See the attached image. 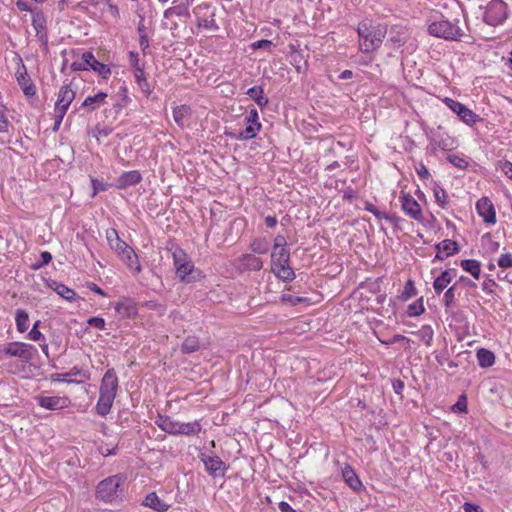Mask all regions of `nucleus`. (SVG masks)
I'll return each mask as SVG.
<instances>
[{"label": "nucleus", "mask_w": 512, "mask_h": 512, "mask_svg": "<svg viewBox=\"0 0 512 512\" xmlns=\"http://www.w3.org/2000/svg\"><path fill=\"white\" fill-rule=\"evenodd\" d=\"M118 389V377L114 368L108 369L100 384L99 399L95 406L96 413L100 416H106L113 405Z\"/></svg>", "instance_id": "1"}, {"label": "nucleus", "mask_w": 512, "mask_h": 512, "mask_svg": "<svg viewBox=\"0 0 512 512\" xmlns=\"http://www.w3.org/2000/svg\"><path fill=\"white\" fill-rule=\"evenodd\" d=\"M271 271L284 282H291L295 278L293 268L290 266V251L288 248L272 250Z\"/></svg>", "instance_id": "2"}, {"label": "nucleus", "mask_w": 512, "mask_h": 512, "mask_svg": "<svg viewBox=\"0 0 512 512\" xmlns=\"http://www.w3.org/2000/svg\"><path fill=\"white\" fill-rule=\"evenodd\" d=\"M428 32L434 37L443 38L449 41H459L464 35L463 30L458 25V21L454 23L444 19L443 17L440 20L429 24Z\"/></svg>", "instance_id": "3"}, {"label": "nucleus", "mask_w": 512, "mask_h": 512, "mask_svg": "<svg viewBox=\"0 0 512 512\" xmlns=\"http://www.w3.org/2000/svg\"><path fill=\"white\" fill-rule=\"evenodd\" d=\"M121 477L114 475L102 480L96 488V497L105 502H112L121 497Z\"/></svg>", "instance_id": "4"}, {"label": "nucleus", "mask_w": 512, "mask_h": 512, "mask_svg": "<svg viewBox=\"0 0 512 512\" xmlns=\"http://www.w3.org/2000/svg\"><path fill=\"white\" fill-rule=\"evenodd\" d=\"M507 17V4L502 0H492L485 8L483 21L490 26H498L502 24Z\"/></svg>", "instance_id": "5"}, {"label": "nucleus", "mask_w": 512, "mask_h": 512, "mask_svg": "<svg viewBox=\"0 0 512 512\" xmlns=\"http://www.w3.org/2000/svg\"><path fill=\"white\" fill-rule=\"evenodd\" d=\"M445 103L464 123L469 126H473L476 122L482 121V118L479 115L458 101L451 98H445Z\"/></svg>", "instance_id": "6"}, {"label": "nucleus", "mask_w": 512, "mask_h": 512, "mask_svg": "<svg viewBox=\"0 0 512 512\" xmlns=\"http://www.w3.org/2000/svg\"><path fill=\"white\" fill-rule=\"evenodd\" d=\"M6 356L19 357L26 362L33 359V354L36 349L33 345L23 342H11L2 349Z\"/></svg>", "instance_id": "7"}, {"label": "nucleus", "mask_w": 512, "mask_h": 512, "mask_svg": "<svg viewBox=\"0 0 512 512\" xmlns=\"http://www.w3.org/2000/svg\"><path fill=\"white\" fill-rule=\"evenodd\" d=\"M200 460L203 462L206 471L212 477H224L228 466L223 462L217 455H207L205 453H200Z\"/></svg>", "instance_id": "8"}, {"label": "nucleus", "mask_w": 512, "mask_h": 512, "mask_svg": "<svg viewBox=\"0 0 512 512\" xmlns=\"http://www.w3.org/2000/svg\"><path fill=\"white\" fill-rule=\"evenodd\" d=\"M400 200L402 210L406 215L418 222H423L422 209L410 194L401 192Z\"/></svg>", "instance_id": "9"}, {"label": "nucleus", "mask_w": 512, "mask_h": 512, "mask_svg": "<svg viewBox=\"0 0 512 512\" xmlns=\"http://www.w3.org/2000/svg\"><path fill=\"white\" fill-rule=\"evenodd\" d=\"M176 276L184 283L196 282L204 277L202 271L196 268L191 260L186 262V265L180 266V269L176 271Z\"/></svg>", "instance_id": "10"}, {"label": "nucleus", "mask_w": 512, "mask_h": 512, "mask_svg": "<svg viewBox=\"0 0 512 512\" xmlns=\"http://www.w3.org/2000/svg\"><path fill=\"white\" fill-rule=\"evenodd\" d=\"M36 399L39 406L48 410H61L71 404L70 399L65 396H38Z\"/></svg>", "instance_id": "11"}, {"label": "nucleus", "mask_w": 512, "mask_h": 512, "mask_svg": "<svg viewBox=\"0 0 512 512\" xmlns=\"http://www.w3.org/2000/svg\"><path fill=\"white\" fill-rule=\"evenodd\" d=\"M476 210L487 224L496 223V211L493 203L487 197L479 199L476 203Z\"/></svg>", "instance_id": "12"}, {"label": "nucleus", "mask_w": 512, "mask_h": 512, "mask_svg": "<svg viewBox=\"0 0 512 512\" xmlns=\"http://www.w3.org/2000/svg\"><path fill=\"white\" fill-rule=\"evenodd\" d=\"M236 267L240 271H259L263 267V261L254 254H243L236 260Z\"/></svg>", "instance_id": "13"}, {"label": "nucleus", "mask_w": 512, "mask_h": 512, "mask_svg": "<svg viewBox=\"0 0 512 512\" xmlns=\"http://www.w3.org/2000/svg\"><path fill=\"white\" fill-rule=\"evenodd\" d=\"M142 180V176L139 171L131 170L122 173L116 180V188L120 190L127 189L130 186L137 185Z\"/></svg>", "instance_id": "14"}, {"label": "nucleus", "mask_w": 512, "mask_h": 512, "mask_svg": "<svg viewBox=\"0 0 512 512\" xmlns=\"http://www.w3.org/2000/svg\"><path fill=\"white\" fill-rule=\"evenodd\" d=\"M84 61L87 64V70L92 69L93 71L97 72L99 75H101L103 78H106L110 73L111 70L108 65L99 62L92 52L86 51L84 52Z\"/></svg>", "instance_id": "15"}, {"label": "nucleus", "mask_w": 512, "mask_h": 512, "mask_svg": "<svg viewBox=\"0 0 512 512\" xmlns=\"http://www.w3.org/2000/svg\"><path fill=\"white\" fill-rule=\"evenodd\" d=\"M456 269H447L444 270L433 282V288L436 294H440L444 291L445 288L451 283L454 276H456Z\"/></svg>", "instance_id": "16"}, {"label": "nucleus", "mask_w": 512, "mask_h": 512, "mask_svg": "<svg viewBox=\"0 0 512 512\" xmlns=\"http://www.w3.org/2000/svg\"><path fill=\"white\" fill-rule=\"evenodd\" d=\"M118 256L134 273H139L141 271L138 256L132 247L129 246L127 249L122 251Z\"/></svg>", "instance_id": "17"}, {"label": "nucleus", "mask_w": 512, "mask_h": 512, "mask_svg": "<svg viewBox=\"0 0 512 512\" xmlns=\"http://www.w3.org/2000/svg\"><path fill=\"white\" fill-rule=\"evenodd\" d=\"M142 505L149 507L157 512H166L170 508V504L166 503L158 497L155 492L146 495Z\"/></svg>", "instance_id": "18"}, {"label": "nucleus", "mask_w": 512, "mask_h": 512, "mask_svg": "<svg viewBox=\"0 0 512 512\" xmlns=\"http://www.w3.org/2000/svg\"><path fill=\"white\" fill-rule=\"evenodd\" d=\"M23 69V72H18L16 75L17 82L26 96H35L37 91L36 86L31 81L25 66H23Z\"/></svg>", "instance_id": "19"}, {"label": "nucleus", "mask_w": 512, "mask_h": 512, "mask_svg": "<svg viewBox=\"0 0 512 512\" xmlns=\"http://www.w3.org/2000/svg\"><path fill=\"white\" fill-rule=\"evenodd\" d=\"M75 91H73L71 88H70V85L67 84V85H63L60 90H59V93H58V98H57V101H56V104H55V107H64L65 108V111L67 112L70 104L72 103V101L75 99Z\"/></svg>", "instance_id": "20"}, {"label": "nucleus", "mask_w": 512, "mask_h": 512, "mask_svg": "<svg viewBox=\"0 0 512 512\" xmlns=\"http://www.w3.org/2000/svg\"><path fill=\"white\" fill-rule=\"evenodd\" d=\"M156 425L164 432L170 435H177L179 421L173 420L170 416L158 415L155 420Z\"/></svg>", "instance_id": "21"}, {"label": "nucleus", "mask_w": 512, "mask_h": 512, "mask_svg": "<svg viewBox=\"0 0 512 512\" xmlns=\"http://www.w3.org/2000/svg\"><path fill=\"white\" fill-rule=\"evenodd\" d=\"M48 286L52 290H54L60 297H62L63 299H65L69 302H73L78 298L77 294L75 293L74 290L67 287L66 285H64L61 282L51 280V282L48 283Z\"/></svg>", "instance_id": "22"}, {"label": "nucleus", "mask_w": 512, "mask_h": 512, "mask_svg": "<svg viewBox=\"0 0 512 512\" xmlns=\"http://www.w3.org/2000/svg\"><path fill=\"white\" fill-rule=\"evenodd\" d=\"M374 27L366 21H362L358 24L357 33L359 35V47L363 52L365 44L369 43L373 35Z\"/></svg>", "instance_id": "23"}, {"label": "nucleus", "mask_w": 512, "mask_h": 512, "mask_svg": "<svg viewBox=\"0 0 512 512\" xmlns=\"http://www.w3.org/2000/svg\"><path fill=\"white\" fill-rule=\"evenodd\" d=\"M342 476L345 482L355 491H358L362 487V482L360 481L358 475L355 473L354 469L350 465H346L342 469Z\"/></svg>", "instance_id": "24"}, {"label": "nucleus", "mask_w": 512, "mask_h": 512, "mask_svg": "<svg viewBox=\"0 0 512 512\" xmlns=\"http://www.w3.org/2000/svg\"><path fill=\"white\" fill-rule=\"evenodd\" d=\"M107 98V93L105 92H98L94 96H88L81 104L80 108L87 109L88 112H92L97 109V107L105 102V99Z\"/></svg>", "instance_id": "25"}, {"label": "nucleus", "mask_w": 512, "mask_h": 512, "mask_svg": "<svg viewBox=\"0 0 512 512\" xmlns=\"http://www.w3.org/2000/svg\"><path fill=\"white\" fill-rule=\"evenodd\" d=\"M384 37H385V32L382 31L378 27H374L372 38H371V40H369L368 44L364 45L363 52L371 53V52L375 51L376 49H378L381 46Z\"/></svg>", "instance_id": "26"}, {"label": "nucleus", "mask_w": 512, "mask_h": 512, "mask_svg": "<svg viewBox=\"0 0 512 512\" xmlns=\"http://www.w3.org/2000/svg\"><path fill=\"white\" fill-rule=\"evenodd\" d=\"M261 129L260 123L246 124L245 129L241 130L237 135L228 134L231 137H235L237 140H250L257 136V133Z\"/></svg>", "instance_id": "27"}, {"label": "nucleus", "mask_w": 512, "mask_h": 512, "mask_svg": "<svg viewBox=\"0 0 512 512\" xmlns=\"http://www.w3.org/2000/svg\"><path fill=\"white\" fill-rule=\"evenodd\" d=\"M435 249L442 252L443 255L447 258L454 254H457L460 250L458 243L451 239H445L442 242L435 244Z\"/></svg>", "instance_id": "28"}, {"label": "nucleus", "mask_w": 512, "mask_h": 512, "mask_svg": "<svg viewBox=\"0 0 512 512\" xmlns=\"http://www.w3.org/2000/svg\"><path fill=\"white\" fill-rule=\"evenodd\" d=\"M191 115V108L187 105L176 106L173 109V119L175 123L180 127L186 126L185 120Z\"/></svg>", "instance_id": "29"}, {"label": "nucleus", "mask_w": 512, "mask_h": 512, "mask_svg": "<svg viewBox=\"0 0 512 512\" xmlns=\"http://www.w3.org/2000/svg\"><path fill=\"white\" fill-rule=\"evenodd\" d=\"M247 95L256 102V104L262 109L268 105V98L264 96V90L262 86H254L248 89Z\"/></svg>", "instance_id": "30"}, {"label": "nucleus", "mask_w": 512, "mask_h": 512, "mask_svg": "<svg viewBox=\"0 0 512 512\" xmlns=\"http://www.w3.org/2000/svg\"><path fill=\"white\" fill-rule=\"evenodd\" d=\"M201 431V424L198 421L189 423H179L177 435L193 436L199 434Z\"/></svg>", "instance_id": "31"}, {"label": "nucleus", "mask_w": 512, "mask_h": 512, "mask_svg": "<svg viewBox=\"0 0 512 512\" xmlns=\"http://www.w3.org/2000/svg\"><path fill=\"white\" fill-rule=\"evenodd\" d=\"M460 266L475 279H479L481 274V264L479 261L475 259H464L461 261Z\"/></svg>", "instance_id": "32"}, {"label": "nucleus", "mask_w": 512, "mask_h": 512, "mask_svg": "<svg viewBox=\"0 0 512 512\" xmlns=\"http://www.w3.org/2000/svg\"><path fill=\"white\" fill-rule=\"evenodd\" d=\"M478 363L483 368L491 367L495 362V355L492 351L480 348L477 351Z\"/></svg>", "instance_id": "33"}, {"label": "nucleus", "mask_w": 512, "mask_h": 512, "mask_svg": "<svg viewBox=\"0 0 512 512\" xmlns=\"http://www.w3.org/2000/svg\"><path fill=\"white\" fill-rule=\"evenodd\" d=\"M249 248L253 253L266 254L269 251L270 243L265 237H258L252 240Z\"/></svg>", "instance_id": "34"}, {"label": "nucleus", "mask_w": 512, "mask_h": 512, "mask_svg": "<svg viewBox=\"0 0 512 512\" xmlns=\"http://www.w3.org/2000/svg\"><path fill=\"white\" fill-rule=\"evenodd\" d=\"M406 43L405 32L400 29L396 30L394 28L390 31V36L387 40V44H390L392 48H399Z\"/></svg>", "instance_id": "35"}, {"label": "nucleus", "mask_w": 512, "mask_h": 512, "mask_svg": "<svg viewBox=\"0 0 512 512\" xmlns=\"http://www.w3.org/2000/svg\"><path fill=\"white\" fill-rule=\"evenodd\" d=\"M134 76L136 83L138 84L139 88L144 92L145 94L149 95L151 93L150 84L148 83L145 72L142 67H137V69L134 70Z\"/></svg>", "instance_id": "36"}, {"label": "nucleus", "mask_w": 512, "mask_h": 512, "mask_svg": "<svg viewBox=\"0 0 512 512\" xmlns=\"http://www.w3.org/2000/svg\"><path fill=\"white\" fill-rule=\"evenodd\" d=\"M17 330L24 333L28 329L29 315L24 309H17L15 313Z\"/></svg>", "instance_id": "37"}, {"label": "nucleus", "mask_w": 512, "mask_h": 512, "mask_svg": "<svg viewBox=\"0 0 512 512\" xmlns=\"http://www.w3.org/2000/svg\"><path fill=\"white\" fill-rule=\"evenodd\" d=\"M200 347L199 340L195 336H188L181 345V351L184 354L196 352Z\"/></svg>", "instance_id": "38"}, {"label": "nucleus", "mask_w": 512, "mask_h": 512, "mask_svg": "<svg viewBox=\"0 0 512 512\" xmlns=\"http://www.w3.org/2000/svg\"><path fill=\"white\" fill-rule=\"evenodd\" d=\"M172 257H173V263H174V267H175L176 271L178 269H180L181 265L184 266V265H186V262L190 261L188 255L185 253V251L179 247L175 248V250L172 253Z\"/></svg>", "instance_id": "39"}, {"label": "nucleus", "mask_w": 512, "mask_h": 512, "mask_svg": "<svg viewBox=\"0 0 512 512\" xmlns=\"http://www.w3.org/2000/svg\"><path fill=\"white\" fill-rule=\"evenodd\" d=\"M32 26L35 30L47 28L46 16L38 8H36V11H32Z\"/></svg>", "instance_id": "40"}, {"label": "nucleus", "mask_w": 512, "mask_h": 512, "mask_svg": "<svg viewBox=\"0 0 512 512\" xmlns=\"http://www.w3.org/2000/svg\"><path fill=\"white\" fill-rule=\"evenodd\" d=\"M365 210L371 212L376 218L378 219H386L390 222H393L394 220H397L398 218L395 217V216H390L388 214H386L385 212H381L380 210L377 209L376 206H374L372 203L370 202H366L365 203Z\"/></svg>", "instance_id": "41"}, {"label": "nucleus", "mask_w": 512, "mask_h": 512, "mask_svg": "<svg viewBox=\"0 0 512 512\" xmlns=\"http://www.w3.org/2000/svg\"><path fill=\"white\" fill-rule=\"evenodd\" d=\"M416 334L426 344V346L431 345L434 332L430 325L422 326L421 329Z\"/></svg>", "instance_id": "42"}, {"label": "nucleus", "mask_w": 512, "mask_h": 512, "mask_svg": "<svg viewBox=\"0 0 512 512\" xmlns=\"http://www.w3.org/2000/svg\"><path fill=\"white\" fill-rule=\"evenodd\" d=\"M115 310L119 314H122L123 316H126V317H132L137 314V308L135 307V305L130 304V303H128V304L127 303H118L115 306Z\"/></svg>", "instance_id": "43"}, {"label": "nucleus", "mask_w": 512, "mask_h": 512, "mask_svg": "<svg viewBox=\"0 0 512 512\" xmlns=\"http://www.w3.org/2000/svg\"><path fill=\"white\" fill-rule=\"evenodd\" d=\"M457 290V283L449 287L443 296V303L446 308H452L455 306V293Z\"/></svg>", "instance_id": "44"}, {"label": "nucleus", "mask_w": 512, "mask_h": 512, "mask_svg": "<svg viewBox=\"0 0 512 512\" xmlns=\"http://www.w3.org/2000/svg\"><path fill=\"white\" fill-rule=\"evenodd\" d=\"M425 311L423 306V298H419L414 303L410 304L407 308V314L410 317H417Z\"/></svg>", "instance_id": "45"}, {"label": "nucleus", "mask_w": 512, "mask_h": 512, "mask_svg": "<svg viewBox=\"0 0 512 512\" xmlns=\"http://www.w3.org/2000/svg\"><path fill=\"white\" fill-rule=\"evenodd\" d=\"M433 192H434V197H435L437 204L439 206H441L442 208H445L446 204H447V198H448L446 191L441 186L435 185Z\"/></svg>", "instance_id": "46"}, {"label": "nucleus", "mask_w": 512, "mask_h": 512, "mask_svg": "<svg viewBox=\"0 0 512 512\" xmlns=\"http://www.w3.org/2000/svg\"><path fill=\"white\" fill-rule=\"evenodd\" d=\"M417 294V290L415 288L414 282L412 280H408L405 283L404 290L401 293V299L403 301H406L410 299L411 297L415 296Z\"/></svg>", "instance_id": "47"}, {"label": "nucleus", "mask_w": 512, "mask_h": 512, "mask_svg": "<svg viewBox=\"0 0 512 512\" xmlns=\"http://www.w3.org/2000/svg\"><path fill=\"white\" fill-rule=\"evenodd\" d=\"M447 160L452 165H454L455 167L462 169V170H465L469 165V163L464 158H462L456 154L448 155Z\"/></svg>", "instance_id": "48"}, {"label": "nucleus", "mask_w": 512, "mask_h": 512, "mask_svg": "<svg viewBox=\"0 0 512 512\" xmlns=\"http://www.w3.org/2000/svg\"><path fill=\"white\" fill-rule=\"evenodd\" d=\"M281 301L283 303H288L291 306H296V305H298L300 303L307 302V298L299 297V296H294V295H291V294H282L281 295Z\"/></svg>", "instance_id": "49"}, {"label": "nucleus", "mask_w": 512, "mask_h": 512, "mask_svg": "<svg viewBox=\"0 0 512 512\" xmlns=\"http://www.w3.org/2000/svg\"><path fill=\"white\" fill-rule=\"evenodd\" d=\"M35 31H36V37L43 47V51L45 53H47L48 49H49L48 48V30H47V28H42V29H38Z\"/></svg>", "instance_id": "50"}, {"label": "nucleus", "mask_w": 512, "mask_h": 512, "mask_svg": "<svg viewBox=\"0 0 512 512\" xmlns=\"http://www.w3.org/2000/svg\"><path fill=\"white\" fill-rule=\"evenodd\" d=\"M52 261V255L48 251H43L40 254V260L33 264L32 268L38 270L46 265H48Z\"/></svg>", "instance_id": "51"}, {"label": "nucleus", "mask_w": 512, "mask_h": 512, "mask_svg": "<svg viewBox=\"0 0 512 512\" xmlns=\"http://www.w3.org/2000/svg\"><path fill=\"white\" fill-rule=\"evenodd\" d=\"M39 325H40V321L37 320L32 329L29 331L28 333V337L29 339L33 340V341H40L41 339L44 338L43 334L38 330L39 328Z\"/></svg>", "instance_id": "52"}, {"label": "nucleus", "mask_w": 512, "mask_h": 512, "mask_svg": "<svg viewBox=\"0 0 512 512\" xmlns=\"http://www.w3.org/2000/svg\"><path fill=\"white\" fill-rule=\"evenodd\" d=\"M65 114H66V111H65L64 107H62V106L55 107V124H54V128H53L55 131L59 129Z\"/></svg>", "instance_id": "53"}, {"label": "nucleus", "mask_w": 512, "mask_h": 512, "mask_svg": "<svg viewBox=\"0 0 512 512\" xmlns=\"http://www.w3.org/2000/svg\"><path fill=\"white\" fill-rule=\"evenodd\" d=\"M498 266L501 268H510L512 267V254L511 253H505L502 254L498 259Z\"/></svg>", "instance_id": "54"}, {"label": "nucleus", "mask_w": 512, "mask_h": 512, "mask_svg": "<svg viewBox=\"0 0 512 512\" xmlns=\"http://www.w3.org/2000/svg\"><path fill=\"white\" fill-rule=\"evenodd\" d=\"M91 183H92V188H93V193H92L93 197L100 191H106L108 188V184L103 183L96 178H91Z\"/></svg>", "instance_id": "55"}, {"label": "nucleus", "mask_w": 512, "mask_h": 512, "mask_svg": "<svg viewBox=\"0 0 512 512\" xmlns=\"http://www.w3.org/2000/svg\"><path fill=\"white\" fill-rule=\"evenodd\" d=\"M87 323L99 330L105 329V320L102 317H91L87 320Z\"/></svg>", "instance_id": "56"}, {"label": "nucleus", "mask_w": 512, "mask_h": 512, "mask_svg": "<svg viewBox=\"0 0 512 512\" xmlns=\"http://www.w3.org/2000/svg\"><path fill=\"white\" fill-rule=\"evenodd\" d=\"M454 410H457L459 412H466L467 411V397L466 395L462 394L458 401L453 406Z\"/></svg>", "instance_id": "57"}, {"label": "nucleus", "mask_w": 512, "mask_h": 512, "mask_svg": "<svg viewBox=\"0 0 512 512\" xmlns=\"http://www.w3.org/2000/svg\"><path fill=\"white\" fill-rule=\"evenodd\" d=\"M273 43L272 41L270 40H267V39H262V40H259V41H256V42H253L251 44V48L253 50H258V49H270L272 47Z\"/></svg>", "instance_id": "58"}, {"label": "nucleus", "mask_w": 512, "mask_h": 512, "mask_svg": "<svg viewBox=\"0 0 512 512\" xmlns=\"http://www.w3.org/2000/svg\"><path fill=\"white\" fill-rule=\"evenodd\" d=\"M109 246L111 247L112 250H114L117 253V255H119L122 251H124L125 249H127L129 247V245L121 239L110 244Z\"/></svg>", "instance_id": "59"}, {"label": "nucleus", "mask_w": 512, "mask_h": 512, "mask_svg": "<svg viewBox=\"0 0 512 512\" xmlns=\"http://www.w3.org/2000/svg\"><path fill=\"white\" fill-rule=\"evenodd\" d=\"M281 248H287L286 238L283 235H277L274 238L272 250H279Z\"/></svg>", "instance_id": "60"}, {"label": "nucleus", "mask_w": 512, "mask_h": 512, "mask_svg": "<svg viewBox=\"0 0 512 512\" xmlns=\"http://www.w3.org/2000/svg\"><path fill=\"white\" fill-rule=\"evenodd\" d=\"M71 69H72L73 71H84V70H87V64H86V62L84 61V53L82 54V56H81V59H80V60L74 61V62L71 64Z\"/></svg>", "instance_id": "61"}, {"label": "nucleus", "mask_w": 512, "mask_h": 512, "mask_svg": "<svg viewBox=\"0 0 512 512\" xmlns=\"http://www.w3.org/2000/svg\"><path fill=\"white\" fill-rule=\"evenodd\" d=\"M500 169L512 180V163L510 161L500 162Z\"/></svg>", "instance_id": "62"}, {"label": "nucleus", "mask_w": 512, "mask_h": 512, "mask_svg": "<svg viewBox=\"0 0 512 512\" xmlns=\"http://www.w3.org/2000/svg\"><path fill=\"white\" fill-rule=\"evenodd\" d=\"M392 387H393V390H394V392L396 394L402 396V391H403V389L405 387V383L401 379H393L392 380Z\"/></svg>", "instance_id": "63"}, {"label": "nucleus", "mask_w": 512, "mask_h": 512, "mask_svg": "<svg viewBox=\"0 0 512 512\" xmlns=\"http://www.w3.org/2000/svg\"><path fill=\"white\" fill-rule=\"evenodd\" d=\"M463 509L465 512H484L480 506L472 504L470 502H465L463 504Z\"/></svg>", "instance_id": "64"}]
</instances>
